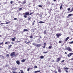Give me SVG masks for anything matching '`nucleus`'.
Instances as JSON below:
<instances>
[{
	"mask_svg": "<svg viewBox=\"0 0 73 73\" xmlns=\"http://www.w3.org/2000/svg\"><path fill=\"white\" fill-rule=\"evenodd\" d=\"M10 42L8 41L7 42H5V44H9V43Z\"/></svg>",
	"mask_w": 73,
	"mask_h": 73,
	"instance_id": "obj_21",
	"label": "nucleus"
},
{
	"mask_svg": "<svg viewBox=\"0 0 73 73\" xmlns=\"http://www.w3.org/2000/svg\"><path fill=\"white\" fill-rule=\"evenodd\" d=\"M15 52H13L12 53H11L10 55L12 57V56H16V55H15Z\"/></svg>",
	"mask_w": 73,
	"mask_h": 73,
	"instance_id": "obj_4",
	"label": "nucleus"
},
{
	"mask_svg": "<svg viewBox=\"0 0 73 73\" xmlns=\"http://www.w3.org/2000/svg\"><path fill=\"white\" fill-rule=\"evenodd\" d=\"M19 11H20L21 10H22V8H20L19 9Z\"/></svg>",
	"mask_w": 73,
	"mask_h": 73,
	"instance_id": "obj_34",
	"label": "nucleus"
},
{
	"mask_svg": "<svg viewBox=\"0 0 73 73\" xmlns=\"http://www.w3.org/2000/svg\"><path fill=\"white\" fill-rule=\"evenodd\" d=\"M46 31L45 30L44 32V35H46Z\"/></svg>",
	"mask_w": 73,
	"mask_h": 73,
	"instance_id": "obj_22",
	"label": "nucleus"
},
{
	"mask_svg": "<svg viewBox=\"0 0 73 73\" xmlns=\"http://www.w3.org/2000/svg\"><path fill=\"white\" fill-rule=\"evenodd\" d=\"M31 17H30L28 19V20L29 21H31Z\"/></svg>",
	"mask_w": 73,
	"mask_h": 73,
	"instance_id": "obj_25",
	"label": "nucleus"
},
{
	"mask_svg": "<svg viewBox=\"0 0 73 73\" xmlns=\"http://www.w3.org/2000/svg\"><path fill=\"white\" fill-rule=\"evenodd\" d=\"M10 3L11 4H13V1H11L10 2Z\"/></svg>",
	"mask_w": 73,
	"mask_h": 73,
	"instance_id": "obj_36",
	"label": "nucleus"
},
{
	"mask_svg": "<svg viewBox=\"0 0 73 73\" xmlns=\"http://www.w3.org/2000/svg\"><path fill=\"white\" fill-rule=\"evenodd\" d=\"M27 31H28V30L26 29H24L23 30V32H27Z\"/></svg>",
	"mask_w": 73,
	"mask_h": 73,
	"instance_id": "obj_11",
	"label": "nucleus"
},
{
	"mask_svg": "<svg viewBox=\"0 0 73 73\" xmlns=\"http://www.w3.org/2000/svg\"><path fill=\"white\" fill-rule=\"evenodd\" d=\"M30 38H33V36H30Z\"/></svg>",
	"mask_w": 73,
	"mask_h": 73,
	"instance_id": "obj_30",
	"label": "nucleus"
},
{
	"mask_svg": "<svg viewBox=\"0 0 73 73\" xmlns=\"http://www.w3.org/2000/svg\"><path fill=\"white\" fill-rule=\"evenodd\" d=\"M60 60H61V58H57V60H56V62H59L60 61Z\"/></svg>",
	"mask_w": 73,
	"mask_h": 73,
	"instance_id": "obj_9",
	"label": "nucleus"
},
{
	"mask_svg": "<svg viewBox=\"0 0 73 73\" xmlns=\"http://www.w3.org/2000/svg\"><path fill=\"white\" fill-rule=\"evenodd\" d=\"M38 6L39 7H40V8H42V6L40 5H39Z\"/></svg>",
	"mask_w": 73,
	"mask_h": 73,
	"instance_id": "obj_27",
	"label": "nucleus"
},
{
	"mask_svg": "<svg viewBox=\"0 0 73 73\" xmlns=\"http://www.w3.org/2000/svg\"><path fill=\"white\" fill-rule=\"evenodd\" d=\"M9 23L8 22H7L5 24H8Z\"/></svg>",
	"mask_w": 73,
	"mask_h": 73,
	"instance_id": "obj_35",
	"label": "nucleus"
},
{
	"mask_svg": "<svg viewBox=\"0 0 73 73\" xmlns=\"http://www.w3.org/2000/svg\"><path fill=\"white\" fill-rule=\"evenodd\" d=\"M38 23L39 24L40 23V24H42V23H44V22H42V21H40Z\"/></svg>",
	"mask_w": 73,
	"mask_h": 73,
	"instance_id": "obj_13",
	"label": "nucleus"
},
{
	"mask_svg": "<svg viewBox=\"0 0 73 73\" xmlns=\"http://www.w3.org/2000/svg\"><path fill=\"white\" fill-rule=\"evenodd\" d=\"M69 38V36H68L67 38H66V39L65 40V42H66L67 41H68V40Z\"/></svg>",
	"mask_w": 73,
	"mask_h": 73,
	"instance_id": "obj_8",
	"label": "nucleus"
},
{
	"mask_svg": "<svg viewBox=\"0 0 73 73\" xmlns=\"http://www.w3.org/2000/svg\"><path fill=\"white\" fill-rule=\"evenodd\" d=\"M44 56H40V58H41V59H42V58H44Z\"/></svg>",
	"mask_w": 73,
	"mask_h": 73,
	"instance_id": "obj_16",
	"label": "nucleus"
},
{
	"mask_svg": "<svg viewBox=\"0 0 73 73\" xmlns=\"http://www.w3.org/2000/svg\"><path fill=\"white\" fill-rule=\"evenodd\" d=\"M71 60H73V58H72L71 59Z\"/></svg>",
	"mask_w": 73,
	"mask_h": 73,
	"instance_id": "obj_54",
	"label": "nucleus"
},
{
	"mask_svg": "<svg viewBox=\"0 0 73 73\" xmlns=\"http://www.w3.org/2000/svg\"><path fill=\"white\" fill-rule=\"evenodd\" d=\"M21 71V73H24V72H23V70H20Z\"/></svg>",
	"mask_w": 73,
	"mask_h": 73,
	"instance_id": "obj_26",
	"label": "nucleus"
},
{
	"mask_svg": "<svg viewBox=\"0 0 73 73\" xmlns=\"http://www.w3.org/2000/svg\"><path fill=\"white\" fill-rule=\"evenodd\" d=\"M6 56H7V57H9V54H7L6 55Z\"/></svg>",
	"mask_w": 73,
	"mask_h": 73,
	"instance_id": "obj_29",
	"label": "nucleus"
},
{
	"mask_svg": "<svg viewBox=\"0 0 73 73\" xmlns=\"http://www.w3.org/2000/svg\"><path fill=\"white\" fill-rule=\"evenodd\" d=\"M68 11H70V8H68Z\"/></svg>",
	"mask_w": 73,
	"mask_h": 73,
	"instance_id": "obj_31",
	"label": "nucleus"
},
{
	"mask_svg": "<svg viewBox=\"0 0 73 73\" xmlns=\"http://www.w3.org/2000/svg\"><path fill=\"white\" fill-rule=\"evenodd\" d=\"M64 61H65V60H63L61 61V62H64Z\"/></svg>",
	"mask_w": 73,
	"mask_h": 73,
	"instance_id": "obj_44",
	"label": "nucleus"
},
{
	"mask_svg": "<svg viewBox=\"0 0 73 73\" xmlns=\"http://www.w3.org/2000/svg\"><path fill=\"white\" fill-rule=\"evenodd\" d=\"M59 42L60 43H61V42H62L60 40L59 41Z\"/></svg>",
	"mask_w": 73,
	"mask_h": 73,
	"instance_id": "obj_39",
	"label": "nucleus"
},
{
	"mask_svg": "<svg viewBox=\"0 0 73 73\" xmlns=\"http://www.w3.org/2000/svg\"><path fill=\"white\" fill-rule=\"evenodd\" d=\"M35 37H38V36H36Z\"/></svg>",
	"mask_w": 73,
	"mask_h": 73,
	"instance_id": "obj_60",
	"label": "nucleus"
},
{
	"mask_svg": "<svg viewBox=\"0 0 73 73\" xmlns=\"http://www.w3.org/2000/svg\"><path fill=\"white\" fill-rule=\"evenodd\" d=\"M33 23H35V21H33Z\"/></svg>",
	"mask_w": 73,
	"mask_h": 73,
	"instance_id": "obj_57",
	"label": "nucleus"
},
{
	"mask_svg": "<svg viewBox=\"0 0 73 73\" xmlns=\"http://www.w3.org/2000/svg\"><path fill=\"white\" fill-rule=\"evenodd\" d=\"M18 3H22V2L20 1H19L18 2Z\"/></svg>",
	"mask_w": 73,
	"mask_h": 73,
	"instance_id": "obj_43",
	"label": "nucleus"
},
{
	"mask_svg": "<svg viewBox=\"0 0 73 73\" xmlns=\"http://www.w3.org/2000/svg\"><path fill=\"white\" fill-rule=\"evenodd\" d=\"M34 13V12H32V13H31L29 14V16H31V15H32Z\"/></svg>",
	"mask_w": 73,
	"mask_h": 73,
	"instance_id": "obj_20",
	"label": "nucleus"
},
{
	"mask_svg": "<svg viewBox=\"0 0 73 73\" xmlns=\"http://www.w3.org/2000/svg\"><path fill=\"white\" fill-rule=\"evenodd\" d=\"M41 71L40 70L38 71H36L34 72V73H38V72H40Z\"/></svg>",
	"mask_w": 73,
	"mask_h": 73,
	"instance_id": "obj_17",
	"label": "nucleus"
},
{
	"mask_svg": "<svg viewBox=\"0 0 73 73\" xmlns=\"http://www.w3.org/2000/svg\"><path fill=\"white\" fill-rule=\"evenodd\" d=\"M53 72H54V73H57V71H53Z\"/></svg>",
	"mask_w": 73,
	"mask_h": 73,
	"instance_id": "obj_38",
	"label": "nucleus"
},
{
	"mask_svg": "<svg viewBox=\"0 0 73 73\" xmlns=\"http://www.w3.org/2000/svg\"><path fill=\"white\" fill-rule=\"evenodd\" d=\"M51 48H52V46H49L48 47V48L49 49H50Z\"/></svg>",
	"mask_w": 73,
	"mask_h": 73,
	"instance_id": "obj_28",
	"label": "nucleus"
},
{
	"mask_svg": "<svg viewBox=\"0 0 73 73\" xmlns=\"http://www.w3.org/2000/svg\"><path fill=\"white\" fill-rule=\"evenodd\" d=\"M71 70H73V69L72 68H71L70 69Z\"/></svg>",
	"mask_w": 73,
	"mask_h": 73,
	"instance_id": "obj_50",
	"label": "nucleus"
},
{
	"mask_svg": "<svg viewBox=\"0 0 73 73\" xmlns=\"http://www.w3.org/2000/svg\"><path fill=\"white\" fill-rule=\"evenodd\" d=\"M23 15H24L23 17H24L25 18H27V16H29V12L28 11L23 13Z\"/></svg>",
	"mask_w": 73,
	"mask_h": 73,
	"instance_id": "obj_1",
	"label": "nucleus"
},
{
	"mask_svg": "<svg viewBox=\"0 0 73 73\" xmlns=\"http://www.w3.org/2000/svg\"><path fill=\"white\" fill-rule=\"evenodd\" d=\"M70 44H73V41H72L70 42Z\"/></svg>",
	"mask_w": 73,
	"mask_h": 73,
	"instance_id": "obj_41",
	"label": "nucleus"
},
{
	"mask_svg": "<svg viewBox=\"0 0 73 73\" xmlns=\"http://www.w3.org/2000/svg\"><path fill=\"white\" fill-rule=\"evenodd\" d=\"M72 14H69L68 16L67 17V18H69V17H70V16H72Z\"/></svg>",
	"mask_w": 73,
	"mask_h": 73,
	"instance_id": "obj_10",
	"label": "nucleus"
},
{
	"mask_svg": "<svg viewBox=\"0 0 73 73\" xmlns=\"http://www.w3.org/2000/svg\"><path fill=\"white\" fill-rule=\"evenodd\" d=\"M13 73H18L17 72H16L15 71L13 72Z\"/></svg>",
	"mask_w": 73,
	"mask_h": 73,
	"instance_id": "obj_45",
	"label": "nucleus"
},
{
	"mask_svg": "<svg viewBox=\"0 0 73 73\" xmlns=\"http://www.w3.org/2000/svg\"><path fill=\"white\" fill-rule=\"evenodd\" d=\"M44 49H45V46H43Z\"/></svg>",
	"mask_w": 73,
	"mask_h": 73,
	"instance_id": "obj_48",
	"label": "nucleus"
},
{
	"mask_svg": "<svg viewBox=\"0 0 73 73\" xmlns=\"http://www.w3.org/2000/svg\"><path fill=\"white\" fill-rule=\"evenodd\" d=\"M57 0H53V1H56Z\"/></svg>",
	"mask_w": 73,
	"mask_h": 73,
	"instance_id": "obj_58",
	"label": "nucleus"
},
{
	"mask_svg": "<svg viewBox=\"0 0 73 73\" xmlns=\"http://www.w3.org/2000/svg\"><path fill=\"white\" fill-rule=\"evenodd\" d=\"M26 59H23L21 60V62H25V60Z\"/></svg>",
	"mask_w": 73,
	"mask_h": 73,
	"instance_id": "obj_15",
	"label": "nucleus"
},
{
	"mask_svg": "<svg viewBox=\"0 0 73 73\" xmlns=\"http://www.w3.org/2000/svg\"><path fill=\"white\" fill-rule=\"evenodd\" d=\"M5 66H6V67L8 66V65L6 64V65H5Z\"/></svg>",
	"mask_w": 73,
	"mask_h": 73,
	"instance_id": "obj_53",
	"label": "nucleus"
},
{
	"mask_svg": "<svg viewBox=\"0 0 73 73\" xmlns=\"http://www.w3.org/2000/svg\"><path fill=\"white\" fill-rule=\"evenodd\" d=\"M16 62L17 64V65H19V64H20V62L19 60L16 61Z\"/></svg>",
	"mask_w": 73,
	"mask_h": 73,
	"instance_id": "obj_12",
	"label": "nucleus"
},
{
	"mask_svg": "<svg viewBox=\"0 0 73 73\" xmlns=\"http://www.w3.org/2000/svg\"><path fill=\"white\" fill-rule=\"evenodd\" d=\"M73 53H69V54H68L67 55V56L69 57H70V56H72L73 55Z\"/></svg>",
	"mask_w": 73,
	"mask_h": 73,
	"instance_id": "obj_5",
	"label": "nucleus"
},
{
	"mask_svg": "<svg viewBox=\"0 0 73 73\" xmlns=\"http://www.w3.org/2000/svg\"><path fill=\"white\" fill-rule=\"evenodd\" d=\"M39 37H40V38H41V36H39Z\"/></svg>",
	"mask_w": 73,
	"mask_h": 73,
	"instance_id": "obj_62",
	"label": "nucleus"
},
{
	"mask_svg": "<svg viewBox=\"0 0 73 73\" xmlns=\"http://www.w3.org/2000/svg\"><path fill=\"white\" fill-rule=\"evenodd\" d=\"M25 43H26V44H27V41H25Z\"/></svg>",
	"mask_w": 73,
	"mask_h": 73,
	"instance_id": "obj_56",
	"label": "nucleus"
},
{
	"mask_svg": "<svg viewBox=\"0 0 73 73\" xmlns=\"http://www.w3.org/2000/svg\"><path fill=\"white\" fill-rule=\"evenodd\" d=\"M64 69V70H65V71L66 72V73H68V70L69 69V68H67V67H64L63 68Z\"/></svg>",
	"mask_w": 73,
	"mask_h": 73,
	"instance_id": "obj_2",
	"label": "nucleus"
},
{
	"mask_svg": "<svg viewBox=\"0 0 73 73\" xmlns=\"http://www.w3.org/2000/svg\"><path fill=\"white\" fill-rule=\"evenodd\" d=\"M62 5H62V4L60 6V9H62Z\"/></svg>",
	"mask_w": 73,
	"mask_h": 73,
	"instance_id": "obj_19",
	"label": "nucleus"
},
{
	"mask_svg": "<svg viewBox=\"0 0 73 73\" xmlns=\"http://www.w3.org/2000/svg\"><path fill=\"white\" fill-rule=\"evenodd\" d=\"M25 3H26V1H24L23 2L22 4H25Z\"/></svg>",
	"mask_w": 73,
	"mask_h": 73,
	"instance_id": "obj_23",
	"label": "nucleus"
},
{
	"mask_svg": "<svg viewBox=\"0 0 73 73\" xmlns=\"http://www.w3.org/2000/svg\"><path fill=\"white\" fill-rule=\"evenodd\" d=\"M52 62H54V60H52Z\"/></svg>",
	"mask_w": 73,
	"mask_h": 73,
	"instance_id": "obj_55",
	"label": "nucleus"
},
{
	"mask_svg": "<svg viewBox=\"0 0 73 73\" xmlns=\"http://www.w3.org/2000/svg\"><path fill=\"white\" fill-rule=\"evenodd\" d=\"M56 36H57V37H59L60 36H61V34L57 33L56 35Z\"/></svg>",
	"mask_w": 73,
	"mask_h": 73,
	"instance_id": "obj_7",
	"label": "nucleus"
},
{
	"mask_svg": "<svg viewBox=\"0 0 73 73\" xmlns=\"http://www.w3.org/2000/svg\"><path fill=\"white\" fill-rule=\"evenodd\" d=\"M14 20H17V19L16 18H15L14 19Z\"/></svg>",
	"mask_w": 73,
	"mask_h": 73,
	"instance_id": "obj_46",
	"label": "nucleus"
},
{
	"mask_svg": "<svg viewBox=\"0 0 73 73\" xmlns=\"http://www.w3.org/2000/svg\"><path fill=\"white\" fill-rule=\"evenodd\" d=\"M11 40L12 41H15V39L14 38H11Z\"/></svg>",
	"mask_w": 73,
	"mask_h": 73,
	"instance_id": "obj_24",
	"label": "nucleus"
},
{
	"mask_svg": "<svg viewBox=\"0 0 73 73\" xmlns=\"http://www.w3.org/2000/svg\"><path fill=\"white\" fill-rule=\"evenodd\" d=\"M58 72H59V73H61V69H58Z\"/></svg>",
	"mask_w": 73,
	"mask_h": 73,
	"instance_id": "obj_18",
	"label": "nucleus"
},
{
	"mask_svg": "<svg viewBox=\"0 0 73 73\" xmlns=\"http://www.w3.org/2000/svg\"><path fill=\"white\" fill-rule=\"evenodd\" d=\"M1 24H3V23H1Z\"/></svg>",
	"mask_w": 73,
	"mask_h": 73,
	"instance_id": "obj_63",
	"label": "nucleus"
},
{
	"mask_svg": "<svg viewBox=\"0 0 73 73\" xmlns=\"http://www.w3.org/2000/svg\"><path fill=\"white\" fill-rule=\"evenodd\" d=\"M48 52H43V53H44V54L45 53H47Z\"/></svg>",
	"mask_w": 73,
	"mask_h": 73,
	"instance_id": "obj_33",
	"label": "nucleus"
},
{
	"mask_svg": "<svg viewBox=\"0 0 73 73\" xmlns=\"http://www.w3.org/2000/svg\"><path fill=\"white\" fill-rule=\"evenodd\" d=\"M14 38V39H16V37H14V38Z\"/></svg>",
	"mask_w": 73,
	"mask_h": 73,
	"instance_id": "obj_59",
	"label": "nucleus"
},
{
	"mask_svg": "<svg viewBox=\"0 0 73 73\" xmlns=\"http://www.w3.org/2000/svg\"><path fill=\"white\" fill-rule=\"evenodd\" d=\"M35 46H36V47H37V48H40V47L41 46V44H36Z\"/></svg>",
	"mask_w": 73,
	"mask_h": 73,
	"instance_id": "obj_3",
	"label": "nucleus"
},
{
	"mask_svg": "<svg viewBox=\"0 0 73 73\" xmlns=\"http://www.w3.org/2000/svg\"><path fill=\"white\" fill-rule=\"evenodd\" d=\"M46 43H44L43 45H44V46H46Z\"/></svg>",
	"mask_w": 73,
	"mask_h": 73,
	"instance_id": "obj_32",
	"label": "nucleus"
},
{
	"mask_svg": "<svg viewBox=\"0 0 73 73\" xmlns=\"http://www.w3.org/2000/svg\"><path fill=\"white\" fill-rule=\"evenodd\" d=\"M1 37V35H0V37Z\"/></svg>",
	"mask_w": 73,
	"mask_h": 73,
	"instance_id": "obj_64",
	"label": "nucleus"
},
{
	"mask_svg": "<svg viewBox=\"0 0 73 73\" xmlns=\"http://www.w3.org/2000/svg\"><path fill=\"white\" fill-rule=\"evenodd\" d=\"M3 44V42H2L1 43H0V45H1L2 44Z\"/></svg>",
	"mask_w": 73,
	"mask_h": 73,
	"instance_id": "obj_42",
	"label": "nucleus"
},
{
	"mask_svg": "<svg viewBox=\"0 0 73 73\" xmlns=\"http://www.w3.org/2000/svg\"><path fill=\"white\" fill-rule=\"evenodd\" d=\"M11 44H13V42H12Z\"/></svg>",
	"mask_w": 73,
	"mask_h": 73,
	"instance_id": "obj_61",
	"label": "nucleus"
},
{
	"mask_svg": "<svg viewBox=\"0 0 73 73\" xmlns=\"http://www.w3.org/2000/svg\"><path fill=\"white\" fill-rule=\"evenodd\" d=\"M30 70H29V68H28L27 70V71H29Z\"/></svg>",
	"mask_w": 73,
	"mask_h": 73,
	"instance_id": "obj_47",
	"label": "nucleus"
},
{
	"mask_svg": "<svg viewBox=\"0 0 73 73\" xmlns=\"http://www.w3.org/2000/svg\"><path fill=\"white\" fill-rule=\"evenodd\" d=\"M35 25V23H33V24H32V25Z\"/></svg>",
	"mask_w": 73,
	"mask_h": 73,
	"instance_id": "obj_51",
	"label": "nucleus"
},
{
	"mask_svg": "<svg viewBox=\"0 0 73 73\" xmlns=\"http://www.w3.org/2000/svg\"><path fill=\"white\" fill-rule=\"evenodd\" d=\"M51 11H52V9H50L49 10L50 12H51Z\"/></svg>",
	"mask_w": 73,
	"mask_h": 73,
	"instance_id": "obj_49",
	"label": "nucleus"
},
{
	"mask_svg": "<svg viewBox=\"0 0 73 73\" xmlns=\"http://www.w3.org/2000/svg\"><path fill=\"white\" fill-rule=\"evenodd\" d=\"M12 45H10L9 46V47L8 48V49H11V47H12Z\"/></svg>",
	"mask_w": 73,
	"mask_h": 73,
	"instance_id": "obj_14",
	"label": "nucleus"
},
{
	"mask_svg": "<svg viewBox=\"0 0 73 73\" xmlns=\"http://www.w3.org/2000/svg\"><path fill=\"white\" fill-rule=\"evenodd\" d=\"M65 54H67V52H65L64 53Z\"/></svg>",
	"mask_w": 73,
	"mask_h": 73,
	"instance_id": "obj_52",
	"label": "nucleus"
},
{
	"mask_svg": "<svg viewBox=\"0 0 73 73\" xmlns=\"http://www.w3.org/2000/svg\"><path fill=\"white\" fill-rule=\"evenodd\" d=\"M30 42H31V41H29V42L26 43V44H29V43H30Z\"/></svg>",
	"mask_w": 73,
	"mask_h": 73,
	"instance_id": "obj_40",
	"label": "nucleus"
},
{
	"mask_svg": "<svg viewBox=\"0 0 73 73\" xmlns=\"http://www.w3.org/2000/svg\"><path fill=\"white\" fill-rule=\"evenodd\" d=\"M66 49L70 52H72V49H71L70 48V47H67L66 48Z\"/></svg>",
	"mask_w": 73,
	"mask_h": 73,
	"instance_id": "obj_6",
	"label": "nucleus"
},
{
	"mask_svg": "<svg viewBox=\"0 0 73 73\" xmlns=\"http://www.w3.org/2000/svg\"><path fill=\"white\" fill-rule=\"evenodd\" d=\"M34 68H37V66H35Z\"/></svg>",
	"mask_w": 73,
	"mask_h": 73,
	"instance_id": "obj_37",
	"label": "nucleus"
}]
</instances>
